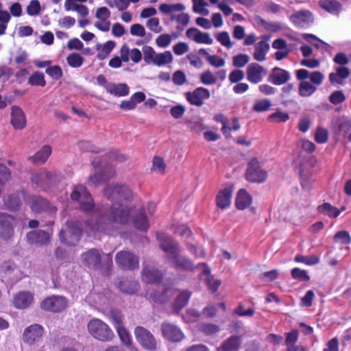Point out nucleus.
<instances>
[{
    "instance_id": "f257e3e1",
    "label": "nucleus",
    "mask_w": 351,
    "mask_h": 351,
    "mask_svg": "<svg viewBox=\"0 0 351 351\" xmlns=\"http://www.w3.org/2000/svg\"><path fill=\"white\" fill-rule=\"evenodd\" d=\"M104 195L112 204L105 213H101L84 185L75 186L71 193V199L77 202L80 209L90 217L83 226L88 234L95 237L99 233L115 235L119 232L121 226L130 222L139 230L146 231L149 228L144 208L137 209L132 203L133 193L127 185H107L104 189Z\"/></svg>"
},
{
    "instance_id": "f03ea898",
    "label": "nucleus",
    "mask_w": 351,
    "mask_h": 351,
    "mask_svg": "<svg viewBox=\"0 0 351 351\" xmlns=\"http://www.w3.org/2000/svg\"><path fill=\"white\" fill-rule=\"evenodd\" d=\"M160 249L166 254L167 258L176 269L192 271L195 268L193 262L186 256L181 255V250L176 241L165 233L157 234Z\"/></svg>"
},
{
    "instance_id": "7ed1b4c3",
    "label": "nucleus",
    "mask_w": 351,
    "mask_h": 351,
    "mask_svg": "<svg viewBox=\"0 0 351 351\" xmlns=\"http://www.w3.org/2000/svg\"><path fill=\"white\" fill-rule=\"evenodd\" d=\"M295 73L296 78L301 81L298 85V94L302 97L311 96L317 90V86L321 85L324 80V75L320 71L309 72L300 69Z\"/></svg>"
},
{
    "instance_id": "20e7f679",
    "label": "nucleus",
    "mask_w": 351,
    "mask_h": 351,
    "mask_svg": "<svg viewBox=\"0 0 351 351\" xmlns=\"http://www.w3.org/2000/svg\"><path fill=\"white\" fill-rule=\"evenodd\" d=\"M82 225L78 221H68L65 229L59 233V239L62 243L67 245H75L80 240Z\"/></svg>"
},
{
    "instance_id": "39448f33",
    "label": "nucleus",
    "mask_w": 351,
    "mask_h": 351,
    "mask_svg": "<svg viewBox=\"0 0 351 351\" xmlns=\"http://www.w3.org/2000/svg\"><path fill=\"white\" fill-rule=\"evenodd\" d=\"M92 165L95 172L88 178L89 186H97L114 176L115 171L112 167H107L101 169L100 159L96 157L92 160Z\"/></svg>"
},
{
    "instance_id": "423d86ee",
    "label": "nucleus",
    "mask_w": 351,
    "mask_h": 351,
    "mask_svg": "<svg viewBox=\"0 0 351 351\" xmlns=\"http://www.w3.org/2000/svg\"><path fill=\"white\" fill-rule=\"evenodd\" d=\"M62 176L57 173H52L45 170H39L34 172L31 178L32 182L37 187L42 190L47 191L56 186L60 181Z\"/></svg>"
},
{
    "instance_id": "0eeeda50",
    "label": "nucleus",
    "mask_w": 351,
    "mask_h": 351,
    "mask_svg": "<svg viewBox=\"0 0 351 351\" xmlns=\"http://www.w3.org/2000/svg\"><path fill=\"white\" fill-rule=\"evenodd\" d=\"M89 333L95 339L101 341H110L113 332L109 326L99 319H93L88 324Z\"/></svg>"
},
{
    "instance_id": "6e6552de",
    "label": "nucleus",
    "mask_w": 351,
    "mask_h": 351,
    "mask_svg": "<svg viewBox=\"0 0 351 351\" xmlns=\"http://www.w3.org/2000/svg\"><path fill=\"white\" fill-rule=\"evenodd\" d=\"M245 176L246 180L251 182L262 183L266 180L267 173L256 158H252L247 164Z\"/></svg>"
},
{
    "instance_id": "1a4fd4ad",
    "label": "nucleus",
    "mask_w": 351,
    "mask_h": 351,
    "mask_svg": "<svg viewBox=\"0 0 351 351\" xmlns=\"http://www.w3.org/2000/svg\"><path fill=\"white\" fill-rule=\"evenodd\" d=\"M134 335L137 341L145 349L150 351L157 348L156 341L153 335L146 328L138 326L135 328Z\"/></svg>"
},
{
    "instance_id": "9d476101",
    "label": "nucleus",
    "mask_w": 351,
    "mask_h": 351,
    "mask_svg": "<svg viewBox=\"0 0 351 351\" xmlns=\"http://www.w3.org/2000/svg\"><path fill=\"white\" fill-rule=\"evenodd\" d=\"M16 219L12 215L0 213V237L4 240L10 239L14 235Z\"/></svg>"
},
{
    "instance_id": "9b49d317",
    "label": "nucleus",
    "mask_w": 351,
    "mask_h": 351,
    "mask_svg": "<svg viewBox=\"0 0 351 351\" xmlns=\"http://www.w3.org/2000/svg\"><path fill=\"white\" fill-rule=\"evenodd\" d=\"M68 305L67 299L61 295H51L43 300L40 307L45 311L58 313L64 310Z\"/></svg>"
},
{
    "instance_id": "f8f14e48",
    "label": "nucleus",
    "mask_w": 351,
    "mask_h": 351,
    "mask_svg": "<svg viewBox=\"0 0 351 351\" xmlns=\"http://www.w3.org/2000/svg\"><path fill=\"white\" fill-rule=\"evenodd\" d=\"M117 265L125 269H134L139 266L138 258L128 251H121L116 254Z\"/></svg>"
},
{
    "instance_id": "ddd939ff",
    "label": "nucleus",
    "mask_w": 351,
    "mask_h": 351,
    "mask_svg": "<svg viewBox=\"0 0 351 351\" xmlns=\"http://www.w3.org/2000/svg\"><path fill=\"white\" fill-rule=\"evenodd\" d=\"M28 201L32 210L36 213L48 212L52 215L56 212V207L41 197L32 196Z\"/></svg>"
},
{
    "instance_id": "4468645a",
    "label": "nucleus",
    "mask_w": 351,
    "mask_h": 351,
    "mask_svg": "<svg viewBox=\"0 0 351 351\" xmlns=\"http://www.w3.org/2000/svg\"><path fill=\"white\" fill-rule=\"evenodd\" d=\"M161 330L164 338L171 342H180L184 338L182 330L178 326L169 322L162 323Z\"/></svg>"
},
{
    "instance_id": "2eb2a0df",
    "label": "nucleus",
    "mask_w": 351,
    "mask_h": 351,
    "mask_svg": "<svg viewBox=\"0 0 351 351\" xmlns=\"http://www.w3.org/2000/svg\"><path fill=\"white\" fill-rule=\"evenodd\" d=\"M45 332L44 328L40 324H32L27 327L23 334L25 343L32 345L38 342Z\"/></svg>"
},
{
    "instance_id": "dca6fc26",
    "label": "nucleus",
    "mask_w": 351,
    "mask_h": 351,
    "mask_svg": "<svg viewBox=\"0 0 351 351\" xmlns=\"http://www.w3.org/2000/svg\"><path fill=\"white\" fill-rule=\"evenodd\" d=\"M82 262L89 269H98L101 266V252L97 249H91L81 256Z\"/></svg>"
},
{
    "instance_id": "f3484780",
    "label": "nucleus",
    "mask_w": 351,
    "mask_h": 351,
    "mask_svg": "<svg viewBox=\"0 0 351 351\" xmlns=\"http://www.w3.org/2000/svg\"><path fill=\"white\" fill-rule=\"evenodd\" d=\"M210 94L209 90L204 87L196 88L192 92L186 93V99L193 106H201L204 104V101L210 98Z\"/></svg>"
},
{
    "instance_id": "a211bd4d",
    "label": "nucleus",
    "mask_w": 351,
    "mask_h": 351,
    "mask_svg": "<svg viewBox=\"0 0 351 351\" xmlns=\"http://www.w3.org/2000/svg\"><path fill=\"white\" fill-rule=\"evenodd\" d=\"M267 74V70L257 63L250 64L246 70L247 79L252 83L261 82Z\"/></svg>"
},
{
    "instance_id": "6ab92c4d",
    "label": "nucleus",
    "mask_w": 351,
    "mask_h": 351,
    "mask_svg": "<svg viewBox=\"0 0 351 351\" xmlns=\"http://www.w3.org/2000/svg\"><path fill=\"white\" fill-rule=\"evenodd\" d=\"M196 268L202 271L199 274L200 280L206 283L210 290L216 291L221 285L220 280L215 279L212 276H210V269L206 264H198Z\"/></svg>"
},
{
    "instance_id": "aec40b11",
    "label": "nucleus",
    "mask_w": 351,
    "mask_h": 351,
    "mask_svg": "<svg viewBox=\"0 0 351 351\" xmlns=\"http://www.w3.org/2000/svg\"><path fill=\"white\" fill-rule=\"evenodd\" d=\"M162 273L156 268L150 266H145L142 271L143 280L147 284H153L157 287V289L161 288L158 285L162 278Z\"/></svg>"
},
{
    "instance_id": "412c9836",
    "label": "nucleus",
    "mask_w": 351,
    "mask_h": 351,
    "mask_svg": "<svg viewBox=\"0 0 351 351\" xmlns=\"http://www.w3.org/2000/svg\"><path fill=\"white\" fill-rule=\"evenodd\" d=\"M234 189V185L229 184L224 189L219 191L216 197L217 207L226 209L230 206Z\"/></svg>"
},
{
    "instance_id": "4be33fe9",
    "label": "nucleus",
    "mask_w": 351,
    "mask_h": 351,
    "mask_svg": "<svg viewBox=\"0 0 351 351\" xmlns=\"http://www.w3.org/2000/svg\"><path fill=\"white\" fill-rule=\"evenodd\" d=\"M27 241L30 244L38 246L47 245L50 242V234L44 230H33L26 235Z\"/></svg>"
},
{
    "instance_id": "5701e85b",
    "label": "nucleus",
    "mask_w": 351,
    "mask_h": 351,
    "mask_svg": "<svg viewBox=\"0 0 351 351\" xmlns=\"http://www.w3.org/2000/svg\"><path fill=\"white\" fill-rule=\"evenodd\" d=\"M10 123L15 130H22L25 127L26 117L23 110L19 106H12Z\"/></svg>"
},
{
    "instance_id": "b1692460",
    "label": "nucleus",
    "mask_w": 351,
    "mask_h": 351,
    "mask_svg": "<svg viewBox=\"0 0 351 351\" xmlns=\"http://www.w3.org/2000/svg\"><path fill=\"white\" fill-rule=\"evenodd\" d=\"M290 19L293 23L297 26L304 27L308 25L313 22V16L312 13L308 10L298 11L290 16Z\"/></svg>"
},
{
    "instance_id": "393cba45",
    "label": "nucleus",
    "mask_w": 351,
    "mask_h": 351,
    "mask_svg": "<svg viewBox=\"0 0 351 351\" xmlns=\"http://www.w3.org/2000/svg\"><path fill=\"white\" fill-rule=\"evenodd\" d=\"M290 78V73L287 71L275 67L272 69L268 80L274 85L280 86L287 82Z\"/></svg>"
},
{
    "instance_id": "a878e982",
    "label": "nucleus",
    "mask_w": 351,
    "mask_h": 351,
    "mask_svg": "<svg viewBox=\"0 0 351 351\" xmlns=\"http://www.w3.org/2000/svg\"><path fill=\"white\" fill-rule=\"evenodd\" d=\"M34 300V295L28 291H21L14 298L13 304L19 309L27 308Z\"/></svg>"
},
{
    "instance_id": "bb28decb",
    "label": "nucleus",
    "mask_w": 351,
    "mask_h": 351,
    "mask_svg": "<svg viewBox=\"0 0 351 351\" xmlns=\"http://www.w3.org/2000/svg\"><path fill=\"white\" fill-rule=\"evenodd\" d=\"M116 285L121 291L128 294L136 293L139 288V285L136 281L128 278L118 279Z\"/></svg>"
},
{
    "instance_id": "cd10ccee",
    "label": "nucleus",
    "mask_w": 351,
    "mask_h": 351,
    "mask_svg": "<svg viewBox=\"0 0 351 351\" xmlns=\"http://www.w3.org/2000/svg\"><path fill=\"white\" fill-rule=\"evenodd\" d=\"M162 292H154L147 293V297L149 300L155 303H165L168 301L173 295L174 291L171 287H162Z\"/></svg>"
},
{
    "instance_id": "c85d7f7f",
    "label": "nucleus",
    "mask_w": 351,
    "mask_h": 351,
    "mask_svg": "<svg viewBox=\"0 0 351 351\" xmlns=\"http://www.w3.org/2000/svg\"><path fill=\"white\" fill-rule=\"evenodd\" d=\"M320 8L333 15H339L342 10L341 4L337 0H319Z\"/></svg>"
},
{
    "instance_id": "c756f323",
    "label": "nucleus",
    "mask_w": 351,
    "mask_h": 351,
    "mask_svg": "<svg viewBox=\"0 0 351 351\" xmlns=\"http://www.w3.org/2000/svg\"><path fill=\"white\" fill-rule=\"evenodd\" d=\"M350 75L349 69L345 66H339L336 69V73L329 74V80L331 84H342V80L348 78Z\"/></svg>"
},
{
    "instance_id": "7c9ffc66",
    "label": "nucleus",
    "mask_w": 351,
    "mask_h": 351,
    "mask_svg": "<svg viewBox=\"0 0 351 351\" xmlns=\"http://www.w3.org/2000/svg\"><path fill=\"white\" fill-rule=\"evenodd\" d=\"M269 49V45L267 43L266 40L259 41L255 45V49L253 53L254 58L259 62H262L265 60L266 54Z\"/></svg>"
},
{
    "instance_id": "2f4dec72",
    "label": "nucleus",
    "mask_w": 351,
    "mask_h": 351,
    "mask_svg": "<svg viewBox=\"0 0 351 351\" xmlns=\"http://www.w3.org/2000/svg\"><path fill=\"white\" fill-rule=\"evenodd\" d=\"M51 154V148L49 145H44L38 152L30 158L34 164L45 163Z\"/></svg>"
},
{
    "instance_id": "473e14b6",
    "label": "nucleus",
    "mask_w": 351,
    "mask_h": 351,
    "mask_svg": "<svg viewBox=\"0 0 351 351\" xmlns=\"http://www.w3.org/2000/svg\"><path fill=\"white\" fill-rule=\"evenodd\" d=\"M114 47L115 43L112 40H108L104 45L100 43L97 44L95 46V49L98 51L97 58L100 60L106 59Z\"/></svg>"
},
{
    "instance_id": "72a5a7b5",
    "label": "nucleus",
    "mask_w": 351,
    "mask_h": 351,
    "mask_svg": "<svg viewBox=\"0 0 351 351\" xmlns=\"http://www.w3.org/2000/svg\"><path fill=\"white\" fill-rule=\"evenodd\" d=\"M303 38L305 40L313 45L317 49L322 51H329L332 48L330 45L320 40L313 34H304Z\"/></svg>"
},
{
    "instance_id": "f704fd0d",
    "label": "nucleus",
    "mask_w": 351,
    "mask_h": 351,
    "mask_svg": "<svg viewBox=\"0 0 351 351\" xmlns=\"http://www.w3.org/2000/svg\"><path fill=\"white\" fill-rule=\"evenodd\" d=\"M108 93L117 97H124L129 94V87L126 84L111 83L108 86Z\"/></svg>"
},
{
    "instance_id": "c9c22d12",
    "label": "nucleus",
    "mask_w": 351,
    "mask_h": 351,
    "mask_svg": "<svg viewBox=\"0 0 351 351\" xmlns=\"http://www.w3.org/2000/svg\"><path fill=\"white\" fill-rule=\"evenodd\" d=\"M114 326L117 328L121 341L125 345H130L132 342L131 336L123 326L120 318L114 319Z\"/></svg>"
},
{
    "instance_id": "e433bc0d",
    "label": "nucleus",
    "mask_w": 351,
    "mask_h": 351,
    "mask_svg": "<svg viewBox=\"0 0 351 351\" xmlns=\"http://www.w3.org/2000/svg\"><path fill=\"white\" fill-rule=\"evenodd\" d=\"M21 199L19 194H12L3 197V206L10 210H14L19 208Z\"/></svg>"
},
{
    "instance_id": "4c0bfd02",
    "label": "nucleus",
    "mask_w": 351,
    "mask_h": 351,
    "mask_svg": "<svg viewBox=\"0 0 351 351\" xmlns=\"http://www.w3.org/2000/svg\"><path fill=\"white\" fill-rule=\"evenodd\" d=\"M173 56L170 51L162 53H156L153 64L158 66H162L173 62Z\"/></svg>"
},
{
    "instance_id": "58836bf2",
    "label": "nucleus",
    "mask_w": 351,
    "mask_h": 351,
    "mask_svg": "<svg viewBox=\"0 0 351 351\" xmlns=\"http://www.w3.org/2000/svg\"><path fill=\"white\" fill-rule=\"evenodd\" d=\"M241 341L239 337H231L225 341L217 351H237Z\"/></svg>"
},
{
    "instance_id": "ea45409f",
    "label": "nucleus",
    "mask_w": 351,
    "mask_h": 351,
    "mask_svg": "<svg viewBox=\"0 0 351 351\" xmlns=\"http://www.w3.org/2000/svg\"><path fill=\"white\" fill-rule=\"evenodd\" d=\"M318 212L331 218L338 217L341 210L329 203H324L317 208Z\"/></svg>"
},
{
    "instance_id": "a19ab883",
    "label": "nucleus",
    "mask_w": 351,
    "mask_h": 351,
    "mask_svg": "<svg viewBox=\"0 0 351 351\" xmlns=\"http://www.w3.org/2000/svg\"><path fill=\"white\" fill-rule=\"evenodd\" d=\"M186 7L181 3H162L159 5V10L165 14H172L174 12H183Z\"/></svg>"
},
{
    "instance_id": "79ce46f5",
    "label": "nucleus",
    "mask_w": 351,
    "mask_h": 351,
    "mask_svg": "<svg viewBox=\"0 0 351 351\" xmlns=\"http://www.w3.org/2000/svg\"><path fill=\"white\" fill-rule=\"evenodd\" d=\"M171 20L177 22L176 29L182 31L189 25L190 22V16L187 13L182 12L178 14H171Z\"/></svg>"
},
{
    "instance_id": "37998d69",
    "label": "nucleus",
    "mask_w": 351,
    "mask_h": 351,
    "mask_svg": "<svg viewBox=\"0 0 351 351\" xmlns=\"http://www.w3.org/2000/svg\"><path fill=\"white\" fill-rule=\"evenodd\" d=\"M191 297V293L188 291H182L176 298L174 303V308L176 311H179L185 306Z\"/></svg>"
},
{
    "instance_id": "c03bdc74",
    "label": "nucleus",
    "mask_w": 351,
    "mask_h": 351,
    "mask_svg": "<svg viewBox=\"0 0 351 351\" xmlns=\"http://www.w3.org/2000/svg\"><path fill=\"white\" fill-rule=\"evenodd\" d=\"M258 23L261 25L266 31L277 32L282 29V26L280 22L269 21L263 19H259Z\"/></svg>"
},
{
    "instance_id": "a18cd8bd",
    "label": "nucleus",
    "mask_w": 351,
    "mask_h": 351,
    "mask_svg": "<svg viewBox=\"0 0 351 351\" xmlns=\"http://www.w3.org/2000/svg\"><path fill=\"white\" fill-rule=\"evenodd\" d=\"M267 119L270 122L285 123L289 119V114L286 112L277 109L275 112L268 117Z\"/></svg>"
},
{
    "instance_id": "49530a36",
    "label": "nucleus",
    "mask_w": 351,
    "mask_h": 351,
    "mask_svg": "<svg viewBox=\"0 0 351 351\" xmlns=\"http://www.w3.org/2000/svg\"><path fill=\"white\" fill-rule=\"evenodd\" d=\"M193 1V11L195 13L202 14L204 16H208L209 14V10L206 8L208 3L204 0H192Z\"/></svg>"
},
{
    "instance_id": "de8ad7c7",
    "label": "nucleus",
    "mask_w": 351,
    "mask_h": 351,
    "mask_svg": "<svg viewBox=\"0 0 351 351\" xmlns=\"http://www.w3.org/2000/svg\"><path fill=\"white\" fill-rule=\"evenodd\" d=\"M28 82L32 86H40L43 87L46 85L45 75L39 71L34 72L29 77Z\"/></svg>"
},
{
    "instance_id": "09e8293b",
    "label": "nucleus",
    "mask_w": 351,
    "mask_h": 351,
    "mask_svg": "<svg viewBox=\"0 0 351 351\" xmlns=\"http://www.w3.org/2000/svg\"><path fill=\"white\" fill-rule=\"evenodd\" d=\"M294 261L297 263H304L306 265H314L319 262V258L315 255L304 256L297 255L294 258Z\"/></svg>"
},
{
    "instance_id": "8fccbe9b",
    "label": "nucleus",
    "mask_w": 351,
    "mask_h": 351,
    "mask_svg": "<svg viewBox=\"0 0 351 351\" xmlns=\"http://www.w3.org/2000/svg\"><path fill=\"white\" fill-rule=\"evenodd\" d=\"M176 38L177 36L176 34H162L157 37L156 43L159 47L166 48L171 44L172 39Z\"/></svg>"
},
{
    "instance_id": "3c124183",
    "label": "nucleus",
    "mask_w": 351,
    "mask_h": 351,
    "mask_svg": "<svg viewBox=\"0 0 351 351\" xmlns=\"http://www.w3.org/2000/svg\"><path fill=\"white\" fill-rule=\"evenodd\" d=\"M68 64L73 68H78L82 66L84 58L77 53H73L66 58Z\"/></svg>"
},
{
    "instance_id": "603ef678",
    "label": "nucleus",
    "mask_w": 351,
    "mask_h": 351,
    "mask_svg": "<svg viewBox=\"0 0 351 351\" xmlns=\"http://www.w3.org/2000/svg\"><path fill=\"white\" fill-rule=\"evenodd\" d=\"M45 73L54 80H60L63 75L62 70L58 65H50L46 69Z\"/></svg>"
},
{
    "instance_id": "864d4df0",
    "label": "nucleus",
    "mask_w": 351,
    "mask_h": 351,
    "mask_svg": "<svg viewBox=\"0 0 351 351\" xmlns=\"http://www.w3.org/2000/svg\"><path fill=\"white\" fill-rule=\"evenodd\" d=\"M166 165L161 157L155 156L152 160V171L158 173H164Z\"/></svg>"
},
{
    "instance_id": "5fc2aeb1",
    "label": "nucleus",
    "mask_w": 351,
    "mask_h": 351,
    "mask_svg": "<svg viewBox=\"0 0 351 351\" xmlns=\"http://www.w3.org/2000/svg\"><path fill=\"white\" fill-rule=\"evenodd\" d=\"M213 119L216 122L221 123L222 124L221 132L224 135L228 136L230 132V128H229L228 125L227 117L223 114L219 113L214 116Z\"/></svg>"
},
{
    "instance_id": "6e6d98bb",
    "label": "nucleus",
    "mask_w": 351,
    "mask_h": 351,
    "mask_svg": "<svg viewBox=\"0 0 351 351\" xmlns=\"http://www.w3.org/2000/svg\"><path fill=\"white\" fill-rule=\"evenodd\" d=\"M200 81L204 85H213L217 82V77L210 71L207 70L200 75Z\"/></svg>"
},
{
    "instance_id": "4d7b16f0",
    "label": "nucleus",
    "mask_w": 351,
    "mask_h": 351,
    "mask_svg": "<svg viewBox=\"0 0 351 351\" xmlns=\"http://www.w3.org/2000/svg\"><path fill=\"white\" fill-rule=\"evenodd\" d=\"M291 274L293 279L300 281H308L310 280V277L307 274L306 271L298 267L292 269L291 271Z\"/></svg>"
},
{
    "instance_id": "13d9d810",
    "label": "nucleus",
    "mask_w": 351,
    "mask_h": 351,
    "mask_svg": "<svg viewBox=\"0 0 351 351\" xmlns=\"http://www.w3.org/2000/svg\"><path fill=\"white\" fill-rule=\"evenodd\" d=\"M315 141L319 144L325 143L328 138V131L322 128H317L315 132Z\"/></svg>"
},
{
    "instance_id": "bf43d9fd",
    "label": "nucleus",
    "mask_w": 351,
    "mask_h": 351,
    "mask_svg": "<svg viewBox=\"0 0 351 351\" xmlns=\"http://www.w3.org/2000/svg\"><path fill=\"white\" fill-rule=\"evenodd\" d=\"M143 58L146 63L149 64L154 62V59L156 55V52L150 46H144L143 47Z\"/></svg>"
},
{
    "instance_id": "052dcab7",
    "label": "nucleus",
    "mask_w": 351,
    "mask_h": 351,
    "mask_svg": "<svg viewBox=\"0 0 351 351\" xmlns=\"http://www.w3.org/2000/svg\"><path fill=\"white\" fill-rule=\"evenodd\" d=\"M334 241L341 244H349L351 242V237L348 232L342 230L335 234Z\"/></svg>"
},
{
    "instance_id": "680f3d73",
    "label": "nucleus",
    "mask_w": 351,
    "mask_h": 351,
    "mask_svg": "<svg viewBox=\"0 0 351 351\" xmlns=\"http://www.w3.org/2000/svg\"><path fill=\"white\" fill-rule=\"evenodd\" d=\"M187 127L195 133H200L207 127L199 121H189L186 122Z\"/></svg>"
},
{
    "instance_id": "e2e57ef3",
    "label": "nucleus",
    "mask_w": 351,
    "mask_h": 351,
    "mask_svg": "<svg viewBox=\"0 0 351 351\" xmlns=\"http://www.w3.org/2000/svg\"><path fill=\"white\" fill-rule=\"evenodd\" d=\"M271 106V101L267 99H263L257 101L254 105V109L257 112H265L269 109Z\"/></svg>"
},
{
    "instance_id": "0e129e2a",
    "label": "nucleus",
    "mask_w": 351,
    "mask_h": 351,
    "mask_svg": "<svg viewBox=\"0 0 351 351\" xmlns=\"http://www.w3.org/2000/svg\"><path fill=\"white\" fill-rule=\"evenodd\" d=\"M216 39L218 42H219L223 46L226 47L227 48H230L232 46V43L230 42V36L228 32H222L218 33L215 36Z\"/></svg>"
},
{
    "instance_id": "69168bd1",
    "label": "nucleus",
    "mask_w": 351,
    "mask_h": 351,
    "mask_svg": "<svg viewBox=\"0 0 351 351\" xmlns=\"http://www.w3.org/2000/svg\"><path fill=\"white\" fill-rule=\"evenodd\" d=\"M27 13L29 16H36L40 12V5L38 0H32L27 7Z\"/></svg>"
},
{
    "instance_id": "338daca9",
    "label": "nucleus",
    "mask_w": 351,
    "mask_h": 351,
    "mask_svg": "<svg viewBox=\"0 0 351 351\" xmlns=\"http://www.w3.org/2000/svg\"><path fill=\"white\" fill-rule=\"evenodd\" d=\"M346 100L344 94L341 90H335L329 96V101L334 105L339 104Z\"/></svg>"
},
{
    "instance_id": "774afa93",
    "label": "nucleus",
    "mask_w": 351,
    "mask_h": 351,
    "mask_svg": "<svg viewBox=\"0 0 351 351\" xmlns=\"http://www.w3.org/2000/svg\"><path fill=\"white\" fill-rule=\"evenodd\" d=\"M200 317V313L195 309H188L185 314L182 315L184 322L190 323L197 320Z\"/></svg>"
}]
</instances>
